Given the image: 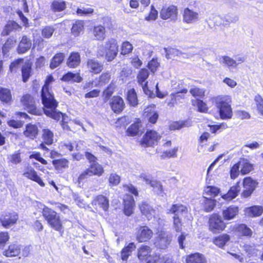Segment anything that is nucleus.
Returning a JSON list of instances; mask_svg holds the SVG:
<instances>
[{
  "label": "nucleus",
  "instance_id": "obj_1",
  "mask_svg": "<svg viewBox=\"0 0 263 263\" xmlns=\"http://www.w3.org/2000/svg\"><path fill=\"white\" fill-rule=\"evenodd\" d=\"M51 76L48 77L45 85L43 86L41 91V99L44 106V112L48 117H51L55 119H59L60 112L57 111V107L58 102L55 100L54 97L49 92L48 84L53 81Z\"/></svg>",
  "mask_w": 263,
  "mask_h": 263
},
{
  "label": "nucleus",
  "instance_id": "obj_2",
  "mask_svg": "<svg viewBox=\"0 0 263 263\" xmlns=\"http://www.w3.org/2000/svg\"><path fill=\"white\" fill-rule=\"evenodd\" d=\"M42 215L49 226L54 230L61 231L63 225L60 215L54 210L44 205Z\"/></svg>",
  "mask_w": 263,
  "mask_h": 263
},
{
  "label": "nucleus",
  "instance_id": "obj_3",
  "mask_svg": "<svg viewBox=\"0 0 263 263\" xmlns=\"http://www.w3.org/2000/svg\"><path fill=\"white\" fill-rule=\"evenodd\" d=\"M230 102V98L229 96H218L215 99L216 106L222 119L232 118V111Z\"/></svg>",
  "mask_w": 263,
  "mask_h": 263
},
{
  "label": "nucleus",
  "instance_id": "obj_4",
  "mask_svg": "<svg viewBox=\"0 0 263 263\" xmlns=\"http://www.w3.org/2000/svg\"><path fill=\"white\" fill-rule=\"evenodd\" d=\"M105 51V58L108 62L113 61L118 53L117 41L114 38H110L105 42L104 45Z\"/></svg>",
  "mask_w": 263,
  "mask_h": 263
},
{
  "label": "nucleus",
  "instance_id": "obj_5",
  "mask_svg": "<svg viewBox=\"0 0 263 263\" xmlns=\"http://www.w3.org/2000/svg\"><path fill=\"white\" fill-rule=\"evenodd\" d=\"M226 226L221 216L218 214H212L209 220V230L213 233H218L223 231Z\"/></svg>",
  "mask_w": 263,
  "mask_h": 263
},
{
  "label": "nucleus",
  "instance_id": "obj_6",
  "mask_svg": "<svg viewBox=\"0 0 263 263\" xmlns=\"http://www.w3.org/2000/svg\"><path fill=\"white\" fill-rule=\"evenodd\" d=\"M18 219V214L14 211H5L0 216L2 226L7 229L16 224Z\"/></svg>",
  "mask_w": 263,
  "mask_h": 263
},
{
  "label": "nucleus",
  "instance_id": "obj_7",
  "mask_svg": "<svg viewBox=\"0 0 263 263\" xmlns=\"http://www.w3.org/2000/svg\"><path fill=\"white\" fill-rule=\"evenodd\" d=\"M21 102L28 112L34 115L41 114V110L36 108L34 99L31 95H24L21 99Z\"/></svg>",
  "mask_w": 263,
  "mask_h": 263
},
{
  "label": "nucleus",
  "instance_id": "obj_8",
  "mask_svg": "<svg viewBox=\"0 0 263 263\" xmlns=\"http://www.w3.org/2000/svg\"><path fill=\"white\" fill-rule=\"evenodd\" d=\"M160 137L158 133L154 130L147 131L141 140V144L145 146H153L157 144L158 140Z\"/></svg>",
  "mask_w": 263,
  "mask_h": 263
},
{
  "label": "nucleus",
  "instance_id": "obj_9",
  "mask_svg": "<svg viewBox=\"0 0 263 263\" xmlns=\"http://www.w3.org/2000/svg\"><path fill=\"white\" fill-rule=\"evenodd\" d=\"M153 234V232L147 226H141L136 233V239L139 242H144L149 240Z\"/></svg>",
  "mask_w": 263,
  "mask_h": 263
},
{
  "label": "nucleus",
  "instance_id": "obj_10",
  "mask_svg": "<svg viewBox=\"0 0 263 263\" xmlns=\"http://www.w3.org/2000/svg\"><path fill=\"white\" fill-rule=\"evenodd\" d=\"M178 9L174 5L167 7H163L161 9L160 15L162 19H171L172 21H175L177 18Z\"/></svg>",
  "mask_w": 263,
  "mask_h": 263
},
{
  "label": "nucleus",
  "instance_id": "obj_11",
  "mask_svg": "<svg viewBox=\"0 0 263 263\" xmlns=\"http://www.w3.org/2000/svg\"><path fill=\"white\" fill-rule=\"evenodd\" d=\"M171 87L174 90L175 92L172 93L171 95L177 99L178 97L183 98V95H180L179 93H186L187 89L183 87V82L182 80H173L171 81Z\"/></svg>",
  "mask_w": 263,
  "mask_h": 263
},
{
  "label": "nucleus",
  "instance_id": "obj_12",
  "mask_svg": "<svg viewBox=\"0 0 263 263\" xmlns=\"http://www.w3.org/2000/svg\"><path fill=\"white\" fill-rule=\"evenodd\" d=\"M172 240V235L166 231L161 230L158 233V238L156 242L157 246L161 249H165Z\"/></svg>",
  "mask_w": 263,
  "mask_h": 263
},
{
  "label": "nucleus",
  "instance_id": "obj_13",
  "mask_svg": "<svg viewBox=\"0 0 263 263\" xmlns=\"http://www.w3.org/2000/svg\"><path fill=\"white\" fill-rule=\"evenodd\" d=\"M109 104L112 111L116 114L121 112L125 108V103L120 96H114L109 101Z\"/></svg>",
  "mask_w": 263,
  "mask_h": 263
},
{
  "label": "nucleus",
  "instance_id": "obj_14",
  "mask_svg": "<svg viewBox=\"0 0 263 263\" xmlns=\"http://www.w3.org/2000/svg\"><path fill=\"white\" fill-rule=\"evenodd\" d=\"M257 183L251 177H246L243 179L244 191L242 195L244 197H249L255 189Z\"/></svg>",
  "mask_w": 263,
  "mask_h": 263
},
{
  "label": "nucleus",
  "instance_id": "obj_15",
  "mask_svg": "<svg viewBox=\"0 0 263 263\" xmlns=\"http://www.w3.org/2000/svg\"><path fill=\"white\" fill-rule=\"evenodd\" d=\"M239 213V208L235 205H230L222 211V216L226 220H231L234 219Z\"/></svg>",
  "mask_w": 263,
  "mask_h": 263
},
{
  "label": "nucleus",
  "instance_id": "obj_16",
  "mask_svg": "<svg viewBox=\"0 0 263 263\" xmlns=\"http://www.w3.org/2000/svg\"><path fill=\"white\" fill-rule=\"evenodd\" d=\"M31 40L26 35H23L17 47V52L20 54L25 53L31 48Z\"/></svg>",
  "mask_w": 263,
  "mask_h": 263
},
{
  "label": "nucleus",
  "instance_id": "obj_17",
  "mask_svg": "<svg viewBox=\"0 0 263 263\" xmlns=\"http://www.w3.org/2000/svg\"><path fill=\"white\" fill-rule=\"evenodd\" d=\"M199 20L198 13L195 12L188 8L184 10L183 14V20L188 24H192L198 21Z\"/></svg>",
  "mask_w": 263,
  "mask_h": 263
},
{
  "label": "nucleus",
  "instance_id": "obj_18",
  "mask_svg": "<svg viewBox=\"0 0 263 263\" xmlns=\"http://www.w3.org/2000/svg\"><path fill=\"white\" fill-rule=\"evenodd\" d=\"M23 176L32 181L37 182L41 186H44L45 183L41 178L39 176L36 171L32 167H28L26 171L23 173Z\"/></svg>",
  "mask_w": 263,
  "mask_h": 263
},
{
  "label": "nucleus",
  "instance_id": "obj_19",
  "mask_svg": "<svg viewBox=\"0 0 263 263\" xmlns=\"http://www.w3.org/2000/svg\"><path fill=\"white\" fill-rule=\"evenodd\" d=\"M87 66L88 70L95 74L100 73L103 69L102 63L95 59L88 60Z\"/></svg>",
  "mask_w": 263,
  "mask_h": 263
},
{
  "label": "nucleus",
  "instance_id": "obj_20",
  "mask_svg": "<svg viewBox=\"0 0 263 263\" xmlns=\"http://www.w3.org/2000/svg\"><path fill=\"white\" fill-rule=\"evenodd\" d=\"M81 63V57L79 52H71L67 60L66 65L71 68L78 67Z\"/></svg>",
  "mask_w": 263,
  "mask_h": 263
},
{
  "label": "nucleus",
  "instance_id": "obj_21",
  "mask_svg": "<svg viewBox=\"0 0 263 263\" xmlns=\"http://www.w3.org/2000/svg\"><path fill=\"white\" fill-rule=\"evenodd\" d=\"M141 213L149 220L155 216L156 211L147 202H142L140 205Z\"/></svg>",
  "mask_w": 263,
  "mask_h": 263
},
{
  "label": "nucleus",
  "instance_id": "obj_22",
  "mask_svg": "<svg viewBox=\"0 0 263 263\" xmlns=\"http://www.w3.org/2000/svg\"><path fill=\"white\" fill-rule=\"evenodd\" d=\"M22 27L14 21H10L4 27L1 35L2 36H7L11 32L18 29H21Z\"/></svg>",
  "mask_w": 263,
  "mask_h": 263
},
{
  "label": "nucleus",
  "instance_id": "obj_23",
  "mask_svg": "<svg viewBox=\"0 0 263 263\" xmlns=\"http://www.w3.org/2000/svg\"><path fill=\"white\" fill-rule=\"evenodd\" d=\"M240 190V187L237 183L236 185L231 187L227 193L222 195L221 197L226 201H231L237 196Z\"/></svg>",
  "mask_w": 263,
  "mask_h": 263
},
{
  "label": "nucleus",
  "instance_id": "obj_24",
  "mask_svg": "<svg viewBox=\"0 0 263 263\" xmlns=\"http://www.w3.org/2000/svg\"><path fill=\"white\" fill-rule=\"evenodd\" d=\"M170 213L174 214V216L181 217L187 214V209L185 206L182 204H174L171 206Z\"/></svg>",
  "mask_w": 263,
  "mask_h": 263
},
{
  "label": "nucleus",
  "instance_id": "obj_25",
  "mask_svg": "<svg viewBox=\"0 0 263 263\" xmlns=\"http://www.w3.org/2000/svg\"><path fill=\"white\" fill-rule=\"evenodd\" d=\"M202 204L204 211L209 212L213 211L215 207L216 201L212 197L203 196L202 200Z\"/></svg>",
  "mask_w": 263,
  "mask_h": 263
},
{
  "label": "nucleus",
  "instance_id": "obj_26",
  "mask_svg": "<svg viewBox=\"0 0 263 263\" xmlns=\"http://www.w3.org/2000/svg\"><path fill=\"white\" fill-rule=\"evenodd\" d=\"M16 43V39L13 36L9 37L2 47V53L4 57L8 56L10 50L14 47Z\"/></svg>",
  "mask_w": 263,
  "mask_h": 263
},
{
  "label": "nucleus",
  "instance_id": "obj_27",
  "mask_svg": "<svg viewBox=\"0 0 263 263\" xmlns=\"http://www.w3.org/2000/svg\"><path fill=\"white\" fill-rule=\"evenodd\" d=\"M21 253L20 246L17 244L10 245L8 249L3 252V255L6 257H14Z\"/></svg>",
  "mask_w": 263,
  "mask_h": 263
},
{
  "label": "nucleus",
  "instance_id": "obj_28",
  "mask_svg": "<svg viewBox=\"0 0 263 263\" xmlns=\"http://www.w3.org/2000/svg\"><path fill=\"white\" fill-rule=\"evenodd\" d=\"M94 204L98 205L104 211H108L109 208V200L105 196L100 195L97 196L93 200Z\"/></svg>",
  "mask_w": 263,
  "mask_h": 263
},
{
  "label": "nucleus",
  "instance_id": "obj_29",
  "mask_svg": "<svg viewBox=\"0 0 263 263\" xmlns=\"http://www.w3.org/2000/svg\"><path fill=\"white\" fill-rule=\"evenodd\" d=\"M151 252V249L149 246L146 245H142L138 250V258L140 260L144 262L148 256L151 255L150 254Z\"/></svg>",
  "mask_w": 263,
  "mask_h": 263
},
{
  "label": "nucleus",
  "instance_id": "obj_30",
  "mask_svg": "<svg viewBox=\"0 0 263 263\" xmlns=\"http://www.w3.org/2000/svg\"><path fill=\"white\" fill-rule=\"evenodd\" d=\"M39 129L36 125L31 124H27L26 126V129L24 132V135L30 138L34 139L38 134Z\"/></svg>",
  "mask_w": 263,
  "mask_h": 263
},
{
  "label": "nucleus",
  "instance_id": "obj_31",
  "mask_svg": "<svg viewBox=\"0 0 263 263\" xmlns=\"http://www.w3.org/2000/svg\"><path fill=\"white\" fill-rule=\"evenodd\" d=\"M136 245L134 242H130L125 246L121 252V259L123 261H126L132 252L135 250Z\"/></svg>",
  "mask_w": 263,
  "mask_h": 263
},
{
  "label": "nucleus",
  "instance_id": "obj_32",
  "mask_svg": "<svg viewBox=\"0 0 263 263\" xmlns=\"http://www.w3.org/2000/svg\"><path fill=\"white\" fill-rule=\"evenodd\" d=\"M66 8V2L63 0H54L50 5V9L53 12H62Z\"/></svg>",
  "mask_w": 263,
  "mask_h": 263
},
{
  "label": "nucleus",
  "instance_id": "obj_33",
  "mask_svg": "<svg viewBox=\"0 0 263 263\" xmlns=\"http://www.w3.org/2000/svg\"><path fill=\"white\" fill-rule=\"evenodd\" d=\"M126 99L129 105L135 107L138 104L137 93L134 88L128 90L126 95Z\"/></svg>",
  "mask_w": 263,
  "mask_h": 263
},
{
  "label": "nucleus",
  "instance_id": "obj_34",
  "mask_svg": "<svg viewBox=\"0 0 263 263\" xmlns=\"http://www.w3.org/2000/svg\"><path fill=\"white\" fill-rule=\"evenodd\" d=\"M238 162L240 168V173L242 175L249 173L253 169V164L250 163V162L246 159H242Z\"/></svg>",
  "mask_w": 263,
  "mask_h": 263
},
{
  "label": "nucleus",
  "instance_id": "obj_35",
  "mask_svg": "<svg viewBox=\"0 0 263 263\" xmlns=\"http://www.w3.org/2000/svg\"><path fill=\"white\" fill-rule=\"evenodd\" d=\"M63 81L72 82H80L82 80V78L78 73H73L71 72H68L64 74L61 79Z\"/></svg>",
  "mask_w": 263,
  "mask_h": 263
},
{
  "label": "nucleus",
  "instance_id": "obj_36",
  "mask_svg": "<svg viewBox=\"0 0 263 263\" xmlns=\"http://www.w3.org/2000/svg\"><path fill=\"white\" fill-rule=\"evenodd\" d=\"M263 212L262 208L258 205H254L245 209L246 214L250 217L260 216Z\"/></svg>",
  "mask_w": 263,
  "mask_h": 263
},
{
  "label": "nucleus",
  "instance_id": "obj_37",
  "mask_svg": "<svg viewBox=\"0 0 263 263\" xmlns=\"http://www.w3.org/2000/svg\"><path fill=\"white\" fill-rule=\"evenodd\" d=\"M64 58L65 54L63 53L59 52L55 54L51 60L50 68L54 69L58 67L63 63Z\"/></svg>",
  "mask_w": 263,
  "mask_h": 263
},
{
  "label": "nucleus",
  "instance_id": "obj_38",
  "mask_svg": "<svg viewBox=\"0 0 263 263\" xmlns=\"http://www.w3.org/2000/svg\"><path fill=\"white\" fill-rule=\"evenodd\" d=\"M230 236L227 234H223L216 237L213 239V243L219 248H222L227 243L230 241Z\"/></svg>",
  "mask_w": 263,
  "mask_h": 263
},
{
  "label": "nucleus",
  "instance_id": "obj_39",
  "mask_svg": "<svg viewBox=\"0 0 263 263\" xmlns=\"http://www.w3.org/2000/svg\"><path fill=\"white\" fill-rule=\"evenodd\" d=\"M87 170L91 176L93 175L100 176L104 172V170L102 165L97 162L91 164L89 167L87 168Z\"/></svg>",
  "mask_w": 263,
  "mask_h": 263
},
{
  "label": "nucleus",
  "instance_id": "obj_40",
  "mask_svg": "<svg viewBox=\"0 0 263 263\" xmlns=\"http://www.w3.org/2000/svg\"><path fill=\"white\" fill-rule=\"evenodd\" d=\"M235 231L238 235L241 236L251 237L252 234V230L245 224L238 225L235 228Z\"/></svg>",
  "mask_w": 263,
  "mask_h": 263
},
{
  "label": "nucleus",
  "instance_id": "obj_41",
  "mask_svg": "<svg viewBox=\"0 0 263 263\" xmlns=\"http://www.w3.org/2000/svg\"><path fill=\"white\" fill-rule=\"evenodd\" d=\"M84 22L82 21H77L73 24L71 31V34L74 36H78L83 33L84 31Z\"/></svg>",
  "mask_w": 263,
  "mask_h": 263
},
{
  "label": "nucleus",
  "instance_id": "obj_42",
  "mask_svg": "<svg viewBox=\"0 0 263 263\" xmlns=\"http://www.w3.org/2000/svg\"><path fill=\"white\" fill-rule=\"evenodd\" d=\"M124 213L127 216H130L133 213V208L135 205V201L132 196L128 200L124 199Z\"/></svg>",
  "mask_w": 263,
  "mask_h": 263
},
{
  "label": "nucleus",
  "instance_id": "obj_43",
  "mask_svg": "<svg viewBox=\"0 0 263 263\" xmlns=\"http://www.w3.org/2000/svg\"><path fill=\"white\" fill-rule=\"evenodd\" d=\"M205 259L202 254L199 253L189 255L186 258V263H205Z\"/></svg>",
  "mask_w": 263,
  "mask_h": 263
},
{
  "label": "nucleus",
  "instance_id": "obj_44",
  "mask_svg": "<svg viewBox=\"0 0 263 263\" xmlns=\"http://www.w3.org/2000/svg\"><path fill=\"white\" fill-rule=\"evenodd\" d=\"M11 100V91L9 89L0 87V100L4 103H8Z\"/></svg>",
  "mask_w": 263,
  "mask_h": 263
},
{
  "label": "nucleus",
  "instance_id": "obj_45",
  "mask_svg": "<svg viewBox=\"0 0 263 263\" xmlns=\"http://www.w3.org/2000/svg\"><path fill=\"white\" fill-rule=\"evenodd\" d=\"M93 32L96 40L102 41L104 39L105 37V29L104 26L102 25L95 26Z\"/></svg>",
  "mask_w": 263,
  "mask_h": 263
},
{
  "label": "nucleus",
  "instance_id": "obj_46",
  "mask_svg": "<svg viewBox=\"0 0 263 263\" xmlns=\"http://www.w3.org/2000/svg\"><path fill=\"white\" fill-rule=\"evenodd\" d=\"M42 138L43 142L47 145H51L53 142V133L49 129L43 130Z\"/></svg>",
  "mask_w": 263,
  "mask_h": 263
},
{
  "label": "nucleus",
  "instance_id": "obj_47",
  "mask_svg": "<svg viewBox=\"0 0 263 263\" xmlns=\"http://www.w3.org/2000/svg\"><path fill=\"white\" fill-rule=\"evenodd\" d=\"M22 80L26 82L31 76L32 71L31 65L29 63H26L22 67Z\"/></svg>",
  "mask_w": 263,
  "mask_h": 263
},
{
  "label": "nucleus",
  "instance_id": "obj_48",
  "mask_svg": "<svg viewBox=\"0 0 263 263\" xmlns=\"http://www.w3.org/2000/svg\"><path fill=\"white\" fill-rule=\"evenodd\" d=\"M221 19V23L223 26H228L230 23H235L238 21V17L236 15H226L223 17H218Z\"/></svg>",
  "mask_w": 263,
  "mask_h": 263
},
{
  "label": "nucleus",
  "instance_id": "obj_49",
  "mask_svg": "<svg viewBox=\"0 0 263 263\" xmlns=\"http://www.w3.org/2000/svg\"><path fill=\"white\" fill-rule=\"evenodd\" d=\"M149 73L148 69L146 68L141 69L137 76L138 82L140 85H143L148 78Z\"/></svg>",
  "mask_w": 263,
  "mask_h": 263
},
{
  "label": "nucleus",
  "instance_id": "obj_50",
  "mask_svg": "<svg viewBox=\"0 0 263 263\" xmlns=\"http://www.w3.org/2000/svg\"><path fill=\"white\" fill-rule=\"evenodd\" d=\"M52 163L57 170H60L62 168L68 167V161L65 158L54 159Z\"/></svg>",
  "mask_w": 263,
  "mask_h": 263
},
{
  "label": "nucleus",
  "instance_id": "obj_51",
  "mask_svg": "<svg viewBox=\"0 0 263 263\" xmlns=\"http://www.w3.org/2000/svg\"><path fill=\"white\" fill-rule=\"evenodd\" d=\"M220 63L226 64L229 67L235 68L237 66L236 61L228 56H222L219 60Z\"/></svg>",
  "mask_w": 263,
  "mask_h": 263
},
{
  "label": "nucleus",
  "instance_id": "obj_52",
  "mask_svg": "<svg viewBox=\"0 0 263 263\" xmlns=\"http://www.w3.org/2000/svg\"><path fill=\"white\" fill-rule=\"evenodd\" d=\"M141 123L137 122L132 124L127 129L126 132L128 136H134L139 132Z\"/></svg>",
  "mask_w": 263,
  "mask_h": 263
},
{
  "label": "nucleus",
  "instance_id": "obj_53",
  "mask_svg": "<svg viewBox=\"0 0 263 263\" xmlns=\"http://www.w3.org/2000/svg\"><path fill=\"white\" fill-rule=\"evenodd\" d=\"M149 185L152 187H153V191L156 194L163 196V186L160 181H158L156 180H153V181Z\"/></svg>",
  "mask_w": 263,
  "mask_h": 263
},
{
  "label": "nucleus",
  "instance_id": "obj_54",
  "mask_svg": "<svg viewBox=\"0 0 263 263\" xmlns=\"http://www.w3.org/2000/svg\"><path fill=\"white\" fill-rule=\"evenodd\" d=\"M90 176H91V175L87 169H86L79 175L78 178L76 179L74 182L79 186L81 187L84 181Z\"/></svg>",
  "mask_w": 263,
  "mask_h": 263
},
{
  "label": "nucleus",
  "instance_id": "obj_55",
  "mask_svg": "<svg viewBox=\"0 0 263 263\" xmlns=\"http://www.w3.org/2000/svg\"><path fill=\"white\" fill-rule=\"evenodd\" d=\"M190 121L184 120L181 121L175 122L172 123L170 126V128L172 130L180 129V128L191 126Z\"/></svg>",
  "mask_w": 263,
  "mask_h": 263
},
{
  "label": "nucleus",
  "instance_id": "obj_56",
  "mask_svg": "<svg viewBox=\"0 0 263 263\" xmlns=\"http://www.w3.org/2000/svg\"><path fill=\"white\" fill-rule=\"evenodd\" d=\"M204 192V194L209 195L213 198V197H215L219 194V190L218 188L213 186H208L205 187Z\"/></svg>",
  "mask_w": 263,
  "mask_h": 263
},
{
  "label": "nucleus",
  "instance_id": "obj_57",
  "mask_svg": "<svg viewBox=\"0 0 263 263\" xmlns=\"http://www.w3.org/2000/svg\"><path fill=\"white\" fill-rule=\"evenodd\" d=\"M133 45L128 42H124L121 46V54L125 55L129 53L133 50Z\"/></svg>",
  "mask_w": 263,
  "mask_h": 263
},
{
  "label": "nucleus",
  "instance_id": "obj_58",
  "mask_svg": "<svg viewBox=\"0 0 263 263\" xmlns=\"http://www.w3.org/2000/svg\"><path fill=\"white\" fill-rule=\"evenodd\" d=\"M139 179L144 181L146 184L149 185L153 181L152 175L147 172L141 173L139 176Z\"/></svg>",
  "mask_w": 263,
  "mask_h": 263
},
{
  "label": "nucleus",
  "instance_id": "obj_59",
  "mask_svg": "<svg viewBox=\"0 0 263 263\" xmlns=\"http://www.w3.org/2000/svg\"><path fill=\"white\" fill-rule=\"evenodd\" d=\"M163 260L160 255L155 254L154 255H151L148 256L144 263H163Z\"/></svg>",
  "mask_w": 263,
  "mask_h": 263
},
{
  "label": "nucleus",
  "instance_id": "obj_60",
  "mask_svg": "<svg viewBox=\"0 0 263 263\" xmlns=\"http://www.w3.org/2000/svg\"><path fill=\"white\" fill-rule=\"evenodd\" d=\"M54 31V29L52 26H46L42 31V36L47 39L51 37Z\"/></svg>",
  "mask_w": 263,
  "mask_h": 263
},
{
  "label": "nucleus",
  "instance_id": "obj_61",
  "mask_svg": "<svg viewBox=\"0 0 263 263\" xmlns=\"http://www.w3.org/2000/svg\"><path fill=\"white\" fill-rule=\"evenodd\" d=\"M254 100L256 102L257 110L263 115V98L259 95H257L255 96Z\"/></svg>",
  "mask_w": 263,
  "mask_h": 263
},
{
  "label": "nucleus",
  "instance_id": "obj_62",
  "mask_svg": "<svg viewBox=\"0 0 263 263\" xmlns=\"http://www.w3.org/2000/svg\"><path fill=\"white\" fill-rule=\"evenodd\" d=\"M23 62V59H18L12 62L10 65L9 69L11 72H16V70L21 66V64Z\"/></svg>",
  "mask_w": 263,
  "mask_h": 263
},
{
  "label": "nucleus",
  "instance_id": "obj_63",
  "mask_svg": "<svg viewBox=\"0 0 263 263\" xmlns=\"http://www.w3.org/2000/svg\"><path fill=\"white\" fill-rule=\"evenodd\" d=\"M173 227L176 232H180L182 229L181 218L177 216H173Z\"/></svg>",
  "mask_w": 263,
  "mask_h": 263
},
{
  "label": "nucleus",
  "instance_id": "obj_64",
  "mask_svg": "<svg viewBox=\"0 0 263 263\" xmlns=\"http://www.w3.org/2000/svg\"><path fill=\"white\" fill-rule=\"evenodd\" d=\"M239 168L240 167L239 162L236 163L233 166L230 171V175L231 178L235 179L238 176L239 173L240 172Z\"/></svg>",
  "mask_w": 263,
  "mask_h": 263
}]
</instances>
